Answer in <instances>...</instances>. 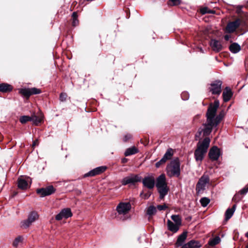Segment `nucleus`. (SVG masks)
Returning a JSON list of instances; mask_svg holds the SVG:
<instances>
[{
    "mask_svg": "<svg viewBox=\"0 0 248 248\" xmlns=\"http://www.w3.org/2000/svg\"><path fill=\"white\" fill-rule=\"evenodd\" d=\"M238 9H237V12L238 13H240V11H241V8L242 7V6H238Z\"/></svg>",
    "mask_w": 248,
    "mask_h": 248,
    "instance_id": "42",
    "label": "nucleus"
},
{
    "mask_svg": "<svg viewBox=\"0 0 248 248\" xmlns=\"http://www.w3.org/2000/svg\"><path fill=\"white\" fill-rule=\"evenodd\" d=\"M201 246L199 241L192 240L183 245L181 248H200Z\"/></svg>",
    "mask_w": 248,
    "mask_h": 248,
    "instance_id": "20",
    "label": "nucleus"
},
{
    "mask_svg": "<svg viewBox=\"0 0 248 248\" xmlns=\"http://www.w3.org/2000/svg\"><path fill=\"white\" fill-rule=\"evenodd\" d=\"M210 46L213 51L215 52H219L222 49V46L221 42L215 39H212L210 41Z\"/></svg>",
    "mask_w": 248,
    "mask_h": 248,
    "instance_id": "19",
    "label": "nucleus"
},
{
    "mask_svg": "<svg viewBox=\"0 0 248 248\" xmlns=\"http://www.w3.org/2000/svg\"><path fill=\"white\" fill-rule=\"evenodd\" d=\"M167 175L170 177H179L180 175V163L178 158L171 160L166 167Z\"/></svg>",
    "mask_w": 248,
    "mask_h": 248,
    "instance_id": "4",
    "label": "nucleus"
},
{
    "mask_svg": "<svg viewBox=\"0 0 248 248\" xmlns=\"http://www.w3.org/2000/svg\"><path fill=\"white\" fill-rule=\"evenodd\" d=\"M185 94H186V93H183L182 94V98L183 97V95H184Z\"/></svg>",
    "mask_w": 248,
    "mask_h": 248,
    "instance_id": "46",
    "label": "nucleus"
},
{
    "mask_svg": "<svg viewBox=\"0 0 248 248\" xmlns=\"http://www.w3.org/2000/svg\"><path fill=\"white\" fill-rule=\"evenodd\" d=\"M157 208L159 210L161 211L165 210L167 208V207L166 204L158 205L157 206Z\"/></svg>",
    "mask_w": 248,
    "mask_h": 248,
    "instance_id": "39",
    "label": "nucleus"
},
{
    "mask_svg": "<svg viewBox=\"0 0 248 248\" xmlns=\"http://www.w3.org/2000/svg\"><path fill=\"white\" fill-rule=\"evenodd\" d=\"M167 225L168 229L173 232H176L179 229L180 225H179L176 223H174L170 220H168L167 221Z\"/></svg>",
    "mask_w": 248,
    "mask_h": 248,
    "instance_id": "22",
    "label": "nucleus"
},
{
    "mask_svg": "<svg viewBox=\"0 0 248 248\" xmlns=\"http://www.w3.org/2000/svg\"><path fill=\"white\" fill-rule=\"evenodd\" d=\"M230 50L233 53L238 52L240 49V46L236 43H232L229 47Z\"/></svg>",
    "mask_w": 248,
    "mask_h": 248,
    "instance_id": "28",
    "label": "nucleus"
},
{
    "mask_svg": "<svg viewBox=\"0 0 248 248\" xmlns=\"http://www.w3.org/2000/svg\"><path fill=\"white\" fill-rule=\"evenodd\" d=\"M156 186L159 193L160 199H163L169 191L165 174H162L157 178Z\"/></svg>",
    "mask_w": 248,
    "mask_h": 248,
    "instance_id": "3",
    "label": "nucleus"
},
{
    "mask_svg": "<svg viewBox=\"0 0 248 248\" xmlns=\"http://www.w3.org/2000/svg\"><path fill=\"white\" fill-rule=\"evenodd\" d=\"M172 155V150L171 149H168L163 157L159 161L156 163L155 167L156 168L160 167V166L164 164L167 161V160L170 159Z\"/></svg>",
    "mask_w": 248,
    "mask_h": 248,
    "instance_id": "13",
    "label": "nucleus"
},
{
    "mask_svg": "<svg viewBox=\"0 0 248 248\" xmlns=\"http://www.w3.org/2000/svg\"><path fill=\"white\" fill-rule=\"evenodd\" d=\"M245 236L248 238V232L246 233Z\"/></svg>",
    "mask_w": 248,
    "mask_h": 248,
    "instance_id": "45",
    "label": "nucleus"
},
{
    "mask_svg": "<svg viewBox=\"0 0 248 248\" xmlns=\"http://www.w3.org/2000/svg\"><path fill=\"white\" fill-rule=\"evenodd\" d=\"M67 97V94L65 93H62L60 96V99L62 101H64L66 100Z\"/></svg>",
    "mask_w": 248,
    "mask_h": 248,
    "instance_id": "38",
    "label": "nucleus"
},
{
    "mask_svg": "<svg viewBox=\"0 0 248 248\" xmlns=\"http://www.w3.org/2000/svg\"><path fill=\"white\" fill-rule=\"evenodd\" d=\"M23 241V237L21 236H18L15 239L13 243V245L15 247H17L20 244L22 243Z\"/></svg>",
    "mask_w": 248,
    "mask_h": 248,
    "instance_id": "31",
    "label": "nucleus"
},
{
    "mask_svg": "<svg viewBox=\"0 0 248 248\" xmlns=\"http://www.w3.org/2000/svg\"><path fill=\"white\" fill-rule=\"evenodd\" d=\"M126 161H127V159H126V158H124V159L122 160V162H123V163H125V162H126Z\"/></svg>",
    "mask_w": 248,
    "mask_h": 248,
    "instance_id": "44",
    "label": "nucleus"
},
{
    "mask_svg": "<svg viewBox=\"0 0 248 248\" xmlns=\"http://www.w3.org/2000/svg\"><path fill=\"white\" fill-rule=\"evenodd\" d=\"M210 202V200L207 198L204 197L200 200V202L203 207L206 206Z\"/></svg>",
    "mask_w": 248,
    "mask_h": 248,
    "instance_id": "36",
    "label": "nucleus"
},
{
    "mask_svg": "<svg viewBox=\"0 0 248 248\" xmlns=\"http://www.w3.org/2000/svg\"><path fill=\"white\" fill-rule=\"evenodd\" d=\"M220 241V238L219 236H216L215 238L210 239L208 242V244L210 246H214L218 244Z\"/></svg>",
    "mask_w": 248,
    "mask_h": 248,
    "instance_id": "30",
    "label": "nucleus"
},
{
    "mask_svg": "<svg viewBox=\"0 0 248 248\" xmlns=\"http://www.w3.org/2000/svg\"><path fill=\"white\" fill-rule=\"evenodd\" d=\"M35 144H36V143L34 142L33 144V146H34Z\"/></svg>",
    "mask_w": 248,
    "mask_h": 248,
    "instance_id": "47",
    "label": "nucleus"
},
{
    "mask_svg": "<svg viewBox=\"0 0 248 248\" xmlns=\"http://www.w3.org/2000/svg\"><path fill=\"white\" fill-rule=\"evenodd\" d=\"M141 178L139 175L131 174L124 178L121 180L122 185L125 186L128 184H135L138 182H140Z\"/></svg>",
    "mask_w": 248,
    "mask_h": 248,
    "instance_id": "7",
    "label": "nucleus"
},
{
    "mask_svg": "<svg viewBox=\"0 0 248 248\" xmlns=\"http://www.w3.org/2000/svg\"><path fill=\"white\" fill-rule=\"evenodd\" d=\"M18 186L19 188L25 189L28 187L27 181L23 178H19L18 180Z\"/></svg>",
    "mask_w": 248,
    "mask_h": 248,
    "instance_id": "24",
    "label": "nucleus"
},
{
    "mask_svg": "<svg viewBox=\"0 0 248 248\" xmlns=\"http://www.w3.org/2000/svg\"><path fill=\"white\" fill-rule=\"evenodd\" d=\"M210 140L209 138H205L202 141L199 142L197 148L194 153L195 158L197 161H201L209 146Z\"/></svg>",
    "mask_w": 248,
    "mask_h": 248,
    "instance_id": "2",
    "label": "nucleus"
},
{
    "mask_svg": "<svg viewBox=\"0 0 248 248\" xmlns=\"http://www.w3.org/2000/svg\"><path fill=\"white\" fill-rule=\"evenodd\" d=\"M132 138V136L130 134H126L124 136V141H127L128 140L131 139Z\"/></svg>",
    "mask_w": 248,
    "mask_h": 248,
    "instance_id": "41",
    "label": "nucleus"
},
{
    "mask_svg": "<svg viewBox=\"0 0 248 248\" xmlns=\"http://www.w3.org/2000/svg\"><path fill=\"white\" fill-rule=\"evenodd\" d=\"M12 90V87L7 83L0 84V91L2 92H7L11 91Z\"/></svg>",
    "mask_w": 248,
    "mask_h": 248,
    "instance_id": "29",
    "label": "nucleus"
},
{
    "mask_svg": "<svg viewBox=\"0 0 248 248\" xmlns=\"http://www.w3.org/2000/svg\"><path fill=\"white\" fill-rule=\"evenodd\" d=\"M241 21L239 19H237L234 21L229 23L226 27L227 32L232 33L234 32L236 29L239 26Z\"/></svg>",
    "mask_w": 248,
    "mask_h": 248,
    "instance_id": "16",
    "label": "nucleus"
},
{
    "mask_svg": "<svg viewBox=\"0 0 248 248\" xmlns=\"http://www.w3.org/2000/svg\"><path fill=\"white\" fill-rule=\"evenodd\" d=\"M222 81L217 80L211 84L210 91L214 94H219L221 92Z\"/></svg>",
    "mask_w": 248,
    "mask_h": 248,
    "instance_id": "12",
    "label": "nucleus"
},
{
    "mask_svg": "<svg viewBox=\"0 0 248 248\" xmlns=\"http://www.w3.org/2000/svg\"><path fill=\"white\" fill-rule=\"evenodd\" d=\"M209 182V178L208 175H203L199 180L196 186V189L199 192L205 189L206 185Z\"/></svg>",
    "mask_w": 248,
    "mask_h": 248,
    "instance_id": "11",
    "label": "nucleus"
},
{
    "mask_svg": "<svg viewBox=\"0 0 248 248\" xmlns=\"http://www.w3.org/2000/svg\"><path fill=\"white\" fill-rule=\"evenodd\" d=\"M246 248H248V245L246 246Z\"/></svg>",
    "mask_w": 248,
    "mask_h": 248,
    "instance_id": "48",
    "label": "nucleus"
},
{
    "mask_svg": "<svg viewBox=\"0 0 248 248\" xmlns=\"http://www.w3.org/2000/svg\"><path fill=\"white\" fill-rule=\"evenodd\" d=\"M236 208V205L234 204L232 208L228 209L225 212V218L228 220L232 216Z\"/></svg>",
    "mask_w": 248,
    "mask_h": 248,
    "instance_id": "26",
    "label": "nucleus"
},
{
    "mask_svg": "<svg viewBox=\"0 0 248 248\" xmlns=\"http://www.w3.org/2000/svg\"><path fill=\"white\" fill-rule=\"evenodd\" d=\"M156 212V208L153 205H151L148 208L147 210V214L151 216L155 214Z\"/></svg>",
    "mask_w": 248,
    "mask_h": 248,
    "instance_id": "33",
    "label": "nucleus"
},
{
    "mask_svg": "<svg viewBox=\"0 0 248 248\" xmlns=\"http://www.w3.org/2000/svg\"><path fill=\"white\" fill-rule=\"evenodd\" d=\"M219 105L218 100H216L214 104H211L209 107L207 113V122L204 124L203 129H199L198 133L195 135V140H200L202 137L209 135L214 127L217 126L220 122L223 116L221 114L216 116L217 108Z\"/></svg>",
    "mask_w": 248,
    "mask_h": 248,
    "instance_id": "1",
    "label": "nucleus"
},
{
    "mask_svg": "<svg viewBox=\"0 0 248 248\" xmlns=\"http://www.w3.org/2000/svg\"><path fill=\"white\" fill-rule=\"evenodd\" d=\"M55 191V188L52 186H49L46 188L38 189L36 191L41 197H44L54 193Z\"/></svg>",
    "mask_w": 248,
    "mask_h": 248,
    "instance_id": "9",
    "label": "nucleus"
},
{
    "mask_svg": "<svg viewBox=\"0 0 248 248\" xmlns=\"http://www.w3.org/2000/svg\"><path fill=\"white\" fill-rule=\"evenodd\" d=\"M220 155V150L217 146L213 147L209 152V156L212 160H217Z\"/></svg>",
    "mask_w": 248,
    "mask_h": 248,
    "instance_id": "17",
    "label": "nucleus"
},
{
    "mask_svg": "<svg viewBox=\"0 0 248 248\" xmlns=\"http://www.w3.org/2000/svg\"><path fill=\"white\" fill-rule=\"evenodd\" d=\"M187 233L186 232H184L182 233L178 238L176 244L177 246L182 245L186 238Z\"/></svg>",
    "mask_w": 248,
    "mask_h": 248,
    "instance_id": "25",
    "label": "nucleus"
},
{
    "mask_svg": "<svg viewBox=\"0 0 248 248\" xmlns=\"http://www.w3.org/2000/svg\"><path fill=\"white\" fill-rule=\"evenodd\" d=\"M73 21L72 25L73 26H76L78 24V20L77 19L78 16L76 12H74L72 14Z\"/></svg>",
    "mask_w": 248,
    "mask_h": 248,
    "instance_id": "35",
    "label": "nucleus"
},
{
    "mask_svg": "<svg viewBox=\"0 0 248 248\" xmlns=\"http://www.w3.org/2000/svg\"><path fill=\"white\" fill-rule=\"evenodd\" d=\"M19 121L23 124L26 123L27 122L31 121V116H22L20 117Z\"/></svg>",
    "mask_w": 248,
    "mask_h": 248,
    "instance_id": "34",
    "label": "nucleus"
},
{
    "mask_svg": "<svg viewBox=\"0 0 248 248\" xmlns=\"http://www.w3.org/2000/svg\"><path fill=\"white\" fill-rule=\"evenodd\" d=\"M131 205L129 202H121L116 207V211L119 215H125L130 210Z\"/></svg>",
    "mask_w": 248,
    "mask_h": 248,
    "instance_id": "5",
    "label": "nucleus"
},
{
    "mask_svg": "<svg viewBox=\"0 0 248 248\" xmlns=\"http://www.w3.org/2000/svg\"><path fill=\"white\" fill-rule=\"evenodd\" d=\"M171 218L175 223L181 226L182 224V220L181 217L179 215H172L171 216Z\"/></svg>",
    "mask_w": 248,
    "mask_h": 248,
    "instance_id": "32",
    "label": "nucleus"
},
{
    "mask_svg": "<svg viewBox=\"0 0 248 248\" xmlns=\"http://www.w3.org/2000/svg\"><path fill=\"white\" fill-rule=\"evenodd\" d=\"M229 38H230V37L228 35H225L224 39H225V40L228 41V40H229Z\"/></svg>",
    "mask_w": 248,
    "mask_h": 248,
    "instance_id": "43",
    "label": "nucleus"
},
{
    "mask_svg": "<svg viewBox=\"0 0 248 248\" xmlns=\"http://www.w3.org/2000/svg\"><path fill=\"white\" fill-rule=\"evenodd\" d=\"M183 99H184V100H186L187 98H183Z\"/></svg>",
    "mask_w": 248,
    "mask_h": 248,
    "instance_id": "49",
    "label": "nucleus"
},
{
    "mask_svg": "<svg viewBox=\"0 0 248 248\" xmlns=\"http://www.w3.org/2000/svg\"><path fill=\"white\" fill-rule=\"evenodd\" d=\"M106 169L107 168L105 166L97 167L85 174L84 177L94 176L95 175H98L105 171Z\"/></svg>",
    "mask_w": 248,
    "mask_h": 248,
    "instance_id": "15",
    "label": "nucleus"
},
{
    "mask_svg": "<svg viewBox=\"0 0 248 248\" xmlns=\"http://www.w3.org/2000/svg\"><path fill=\"white\" fill-rule=\"evenodd\" d=\"M248 193V186L244 187L236 194L233 198V200L235 202H238L242 199L243 196L246 195Z\"/></svg>",
    "mask_w": 248,
    "mask_h": 248,
    "instance_id": "18",
    "label": "nucleus"
},
{
    "mask_svg": "<svg viewBox=\"0 0 248 248\" xmlns=\"http://www.w3.org/2000/svg\"><path fill=\"white\" fill-rule=\"evenodd\" d=\"M138 149L135 147L133 146L129 148H127L124 153V155L126 156H129L130 155H134L138 153Z\"/></svg>",
    "mask_w": 248,
    "mask_h": 248,
    "instance_id": "27",
    "label": "nucleus"
},
{
    "mask_svg": "<svg viewBox=\"0 0 248 248\" xmlns=\"http://www.w3.org/2000/svg\"><path fill=\"white\" fill-rule=\"evenodd\" d=\"M43 120V116L41 113H40L38 115L33 114L31 115V121L33 124L36 125H39L41 124Z\"/></svg>",
    "mask_w": 248,
    "mask_h": 248,
    "instance_id": "23",
    "label": "nucleus"
},
{
    "mask_svg": "<svg viewBox=\"0 0 248 248\" xmlns=\"http://www.w3.org/2000/svg\"><path fill=\"white\" fill-rule=\"evenodd\" d=\"M232 95V93L231 89L229 87H226L222 93L224 101L225 102H228L230 100Z\"/></svg>",
    "mask_w": 248,
    "mask_h": 248,
    "instance_id": "21",
    "label": "nucleus"
},
{
    "mask_svg": "<svg viewBox=\"0 0 248 248\" xmlns=\"http://www.w3.org/2000/svg\"><path fill=\"white\" fill-rule=\"evenodd\" d=\"M20 93L23 95L29 97L33 94H37L41 93L39 89L36 88H24L20 90Z\"/></svg>",
    "mask_w": 248,
    "mask_h": 248,
    "instance_id": "10",
    "label": "nucleus"
},
{
    "mask_svg": "<svg viewBox=\"0 0 248 248\" xmlns=\"http://www.w3.org/2000/svg\"><path fill=\"white\" fill-rule=\"evenodd\" d=\"M201 12L202 14L213 13L212 11L209 10L207 7H203V8H202L201 9Z\"/></svg>",
    "mask_w": 248,
    "mask_h": 248,
    "instance_id": "37",
    "label": "nucleus"
},
{
    "mask_svg": "<svg viewBox=\"0 0 248 248\" xmlns=\"http://www.w3.org/2000/svg\"><path fill=\"white\" fill-rule=\"evenodd\" d=\"M144 186L148 189H152L155 185V179L153 175L145 176L142 180Z\"/></svg>",
    "mask_w": 248,
    "mask_h": 248,
    "instance_id": "8",
    "label": "nucleus"
},
{
    "mask_svg": "<svg viewBox=\"0 0 248 248\" xmlns=\"http://www.w3.org/2000/svg\"><path fill=\"white\" fill-rule=\"evenodd\" d=\"M38 217L39 216L36 212L33 211L31 212L29 215L28 218L21 222V227L24 228H28L33 222L38 219Z\"/></svg>",
    "mask_w": 248,
    "mask_h": 248,
    "instance_id": "6",
    "label": "nucleus"
},
{
    "mask_svg": "<svg viewBox=\"0 0 248 248\" xmlns=\"http://www.w3.org/2000/svg\"><path fill=\"white\" fill-rule=\"evenodd\" d=\"M173 5H177L180 4L181 0H170Z\"/></svg>",
    "mask_w": 248,
    "mask_h": 248,
    "instance_id": "40",
    "label": "nucleus"
},
{
    "mask_svg": "<svg viewBox=\"0 0 248 248\" xmlns=\"http://www.w3.org/2000/svg\"><path fill=\"white\" fill-rule=\"evenodd\" d=\"M72 216L71 211L70 208H65L62 209L59 214L56 216V219L60 220L62 218H67Z\"/></svg>",
    "mask_w": 248,
    "mask_h": 248,
    "instance_id": "14",
    "label": "nucleus"
}]
</instances>
